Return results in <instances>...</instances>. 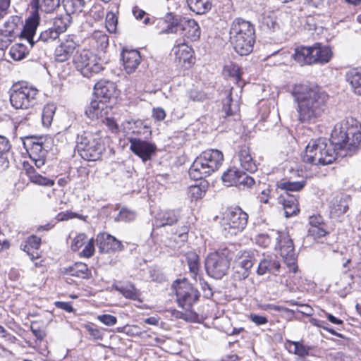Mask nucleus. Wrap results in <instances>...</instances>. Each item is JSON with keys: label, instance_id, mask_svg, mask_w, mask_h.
<instances>
[{"label": "nucleus", "instance_id": "f03ea898", "mask_svg": "<svg viewBox=\"0 0 361 361\" xmlns=\"http://www.w3.org/2000/svg\"><path fill=\"white\" fill-rule=\"evenodd\" d=\"M331 136L338 156H351L361 146V124L353 117L345 118L335 125Z\"/></svg>", "mask_w": 361, "mask_h": 361}, {"label": "nucleus", "instance_id": "b1692460", "mask_svg": "<svg viewBox=\"0 0 361 361\" xmlns=\"http://www.w3.org/2000/svg\"><path fill=\"white\" fill-rule=\"evenodd\" d=\"M180 30L181 34L191 41H197L201 35L200 27L193 19L183 18Z\"/></svg>", "mask_w": 361, "mask_h": 361}, {"label": "nucleus", "instance_id": "a211bd4d", "mask_svg": "<svg viewBox=\"0 0 361 361\" xmlns=\"http://www.w3.org/2000/svg\"><path fill=\"white\" fill-rule=\"evenodd\" d=\"M111 111L107 103L97 98L92 99L85 109V114L92 120L106 117Z\"/></svg>", "mask_w": 361, "mask_h": 361}, {"label": "nucleus", "instance_id": "37998d69", "mask_svg": "<svg viewBox=\"0 0 361 361\" xmlns=\"http://www.w3.org/2000/svg\"><path fill=\"white\" fill-rule=\"evenodd\" d=\"M187 259L192 277L197 281L200 269L199 257L195 253L191 252L188 254Z\"/></svg>", "mask_w": 361, "mask_h": 361}, {"label": "nucleus", "instance_id": "f257e3e1", "mask_svg": "<svg viewBox=\"0 0 361 361\" xmlns=\"http://www.w3.org/2000/svg\"><path fill=\"white\" fill-rule=\"evenodd\" d=\"M292 95L297 104L298 119L301 123L317 122L326 110L329 96L317 86L295 85Z\"/></svg>", "mask_w": 361, "mask_h": 361}, {"label": "nucleus", "instance_id": "393cba45", "mask_svg": "<svg viewBox=\"0 0 361 361\" xmlns=\"http://www.w3.org/2000/svg\"><path fill=\"white\" fill-rule=\"evenodd\" d=\"M183 18L170 12L166 14L163 19H161L159 24H166V26L160 31V34L177 33L180 30V25Z\"/></svg>", "mask_w": 361, "mask_h": 361}, {"label": "nucleus", "instance_id": "ddd939ff", "mask_svg": "<svg viewBox=\"0 0 361 361\" xmlns=\"http://www.w3.org/2000/svg\"><path fill=\"white\" fill-rule=\"evenodd\" d=\"M278 245L280 248V255L290 271H298L297 255L295 252L293 240L288 233L280 232L277 238Z\"/></svg>", "mask_w": 361, "mask_h": 361}, {"label": "nucleus", "instance_id": "69168bd1", "mask_svg": "<svg viewBox=\"0 0 361 361\" xmlns=\"http://www.w3.org/2000/svg\"><path fill=\"white\" fill-rule=\"evenodd\" d=\"M309 224L310 227H317L323 226L324 219L323 217L319 214L312 215L309 218Z\"/></svg>", "mask_w": 361, "mask_h": 361}, {"label": "nucleus", "instance_id": "5701e85b", "mask_svg": "<svg viewBox=\"0 0 361 361\" xmlns=\"http://www.w3.org/2000/svg\"><path fill=\"white\" fill-rule=\"evenodd\" d=\"M172 51L175 56V61L183 66L186 63H192L193 49L185 42H180L173 47Z\"/></svg>", "mask_w": 361, "mask_h": 361}, {"label": "nucleus", "instance_id": "a18cd8bd", "mask_svg": "<svg viewBox=\"0 0 361 361\" xmlns=\"http://www.w3.org/2000/svg\"><path fill=\"white\" fill-rule=\"evenodd\" d=\"M71 23V17L68 16L57 17L54 18L53 26L51 27L59 35L63 33Z\"/></svg>", "mask_w": 361, "mask_h": 361}, {"label": "nucleus", "instance_id": "0e129e2a", "mask_svg": "<svg viewBox=\"0 0 361 361\" xmlns=\"http://www.w3.org/2000/svg\"><path fill=\"white\" fill-rule=\"evenodd\" d=\"M197 278L200 281V284L202 287L204 297L209 298L212 296L213 293L208 283L206 282L201 276H197Z\"/></svg>", "mask_w": 361, "mask_h": 361}, {"label": "nucleus", "instance_id": "864d4df0", "mask_svg": "<svg viewBox=\"0 0 361 361\" xmlns=\"http://www.w3.org/2000/svg\"><path fill=\"white\" fill-rule=\"evenodd\" d=\"M254 183L255 180L252 177L249 176L245 172L240 171L238 180V187H251Z\"/></svg>", "mask_w": 361, "mask_h": 361}, {"label": "nucleus", "instance_id": "5fc2aeb1", "mask_svg": "<svg viewBox=\"0 0 361 361\" xmlns=\"http://www.w3.org/2000/svg\"><path fill=\"white\" fill-rule=\"evenodd\" d=\"M87 236L85 233H79L73 240L71 247L73 251H78L87 241Z\"/></svg>", "mask_w": 361, "mask_h": 361}, {"label": "nucleus", "instance_id": "a878e982", "mask_svg": "<svg viewBox=\"0 0 361 361\" xmlns=\"http://www.w3.org/2000/svg\"><path fill=\"white\" fill-rule=\"evenodd\" d=\"M76 43L73 38L68 37L55 50V59L59 62L66 61L76 48Z\"/></svg>", "mask_w": 361, "mask_h": 361}, {"label": "nucleus", "instance_id": "f8f14e48", "mask_svg": "<svg viewBox=\"0 0 361 361\" xmlns=\"http://www.w3.org/2000/svg\"><path fill=\"white\" fill-rule=\"evenodd\" d=\"M224 230L230 235H236L245 228L248 215L239 207L228 209L224 218Z\"/></svg>", "mask_w": 361, "mask_h": 361}, {"label": "nucleus", "instance_id": "680f3d73", "mask_svg": "<svg viewBox=\"0 0 361 361\" xmlns=\"http://www.w3.org/2000/svg\"><path fill=\"white\" fill-rule=\"evenodd\" d=\"M308 233L310 235L313 236L314 238H319L326 234V231L323 228V226L310 227Z\"/></svg>", "mask_w": 361, "mask_h": 361}, {"label": "nucleus", "instance_id": "3c124183", "mask_svg": "<svg viewBox=\"0 0 361 361\" xmlns=\"http://www.w3.org/2000/svg\"><path fill=\"white\" fill-rule=\"evenodd\" d=\"M59 35L52 27H49L42 32L39 35L37 42H43L44 43H50L58 39Z\"/></svg>", "mask_w": 361, "mask_h": 361}, {"label": "nucleus", "instance_id": "7c9ffc66", "mask_svg": "<svg viewBox=\"0 0 361 361\" xmlns=\"http://www.w3.org/2000/svg\"><path fill=\"white\" fill-rule=\"evenodd\" d=\"M346 79L353 92L356 94L361 95V68L349 71L346 74Z\"/></svg>", "mask_w": 361, "mask_h": 361}, {"label": "nucleus", "instance_id": "de8ad7c7", "mask_svg": "<svg viewBox=\"0 0 361 361\" xmlns=\"http://www.w3.org/2000/svg\"><path fill=\"white\" fill-rule=\"evenodd\" d=\"M115 288L117 291L121 293L126 298L135 300L137 299L139 297L137 290L132 284L123 287L116 286Z\"/></svg>", "mask_w": 361, "mask_h": 361}, {"label": "nucleus", "instance_id": "cd10ccee", "mask_svg": "<svg viewBox=\"0 0 361 361\" xmlns=\"http://www.w3.org/2000/svg\"><path fill=\"white\" fill-rule=\"evenodd\" d=\"M280 267L279 261L267 256L259 262L257 272L258 275H264L267 272L274 273L279 271Z\"/></svg>", "mask_w": 361, "mask_h": 361}, {"label": "nucleus", "instance_id": "4c0bfd02", "mask_svg": "<svg viewBox=\"0 0 361 361\" xmlns=\"http://www.w3.org/2000/svg\"><path fill=\"white\" fill-rule=\"evenodd\" d=\"M223 111L226 116H236L239 111V105L237 101H233L231 98V94H228L227 97L223 102Z\"/></svg>", "mask_w": 361, "mask_h": 361}, {"label": "nucleus", "instance_id": "338daca9", "mask_svg": "<svg viewBox=\"0 0 361 361\" xmlns=\"http://www.w3.org/2000/svg\"><path fill=\"white\" fill-rule=\"evenodd\" d=\"M11 145L8 140L2 135H0V154H4L8 152Z\"/></svg>", "mask_w": 361, "mask_h": 361}, {"label": "nucleus", "instance_id": "412c9836", "mask_svg": "<svg viewBox=\"0 0 361 361\" xmlns=\"http://www.w3.org/2000/svg\"><path fill=\"white\" fill-rule=\"evenodd\" d=\"M94 96L98 99L107 103L114 97L116 92L115 84L110 81H102L94 85Z\"/></svg>", "mask_w": 361, "mask_h": 361}, {"label": "nucleus", "instance_id": "8fccbe9b", "mask_svg": "<svg viewBox=\"0 0 361 361\" xmlns=\"http://www.w3.org/2000/svg\"><path fill=\"white\" fill-rule=\"evenodd\" d=\"M9 54L13 60L19 61L25 58L26 55V48L22 44H16L10 49Z\"/></svg>", "mask_w": 361, "mask_h": 361}, {"label": "nucleus", "instance_id": "aec40b11", "mask_svg": "<svg viewBox=\"0 0 361 361\" xmlns=\"http://www.w3.org/2000/svg\"><path fill=\"white\" fill-rule=\"evenodd\" d=\"M121 56L126 72L128 74L135 72L141 61L140 52L135 49H123Z\"/></svg>", "mask_w": 361, "mask_h": 361}, {"label": "nucleus", "instance_id": "f704fd0d", "mask_svg": "<svg viewBox=\"0 0 361 361\" xmlns=\"http://www.w3.org/2000/svg\"><path fill=\"white\" fill-rule=\"evenodd\" d=\"M207 188V183L202 182L200 185H191L188 190V196L192 200L202 198Z\"/></svg>", "mask_w": 361, "mask_h": 361}, {"label": "nucleus", "instance_id": "bb28decb", "mask_svg": "<svg viewBox=\"0 0 361 361\" xmlns=\"http://www.w3.org/2000/svg\"><path fill=\"white\" fill-rule=\"evenodd\" d=\"M350 197L347 195H337L331 201V212L336 216L345 214L348 209Z\"/></svg>", "mask_w": 361, "mask_h": 361}, {"label": "nucleus", "instance_id": "58836bf2", "mask_svg": "<svg viewBox=\"0 0 361 361\" xmlns=\"http://www.w3.org/2000/svg\"><path fill=\"white\" fill-rule=\"evenodd\" d=\"M241 171L236 168L229 169L222 176V180L226 186L238 185V180Z\"/></svg>", "mask_w": 361, "mask_h": 361}, {"label": "nucleus", "instance_id": "2f4dec72", "mask_svg": "<svg viewBox=\"0 0 361 361\" xmlns=\"http://www.w3.org/2000/svg\"><path fill=\"white\" fill-rule=\"evenodd\" d=\"M280 202L283 204L286 217L292 216L299 212L298 201L295 197L291 196H288L287 197L281 196L280 197Z\"/></svg>", "mask_w": 361, "mask_h": 361}, {"label": "nucleus", "instance_id": "dca6fc26", "mask_svg": "<svg viewBox=\"0 0 361 361\" xmlns=\"http://www.w3.org/2000/svg\"><path fill=\"white\" fill-rule=\"evenodd\" d=\"M96 240L98 248L101 252H115L123 250L122 243L109 233H99L97 236Z\"/></svg>", "mask_w": 361, "mask_h": 361}, {"label": "nucleus", "instance_id": "6e6d98bb", "mask_svg": "<svg viewBox=\"0 0 361 361\" xmlns=\"http://www.w3.org/2000/svg\"><path fill=\"white\" fill-rule=\"evenodd\" d=\"M117 23V17L111 12L108 13L106 17V27L109 32L116 31Z\"/></svg>", "mask_w": 361, "mask_h": 361}, {"label": "nucleus", "instance_id": "e433bc0d", "mask_svg": "<svg viewBox=\"0 0 361 361\" xmlns=\"http://www.w3.org/2000/svg\"><path fill=\"white\" fill-rule=\"evenodd\" d=\"M91 40L98 49L104 50L109 45V36L102 31H94L92 35Z\"/></svg>", "mask_w": 361, "mask_h": 361}, {"label": "nucleus", "instance_id": "052dcab7", "mask_svg": "<svg viewBox=\"0 0 361 361\" xmlns=\"http://www.w3.org/2000/svg\"><path fill=\"white\" fill-rule=\"evenodd\" d=\"M85 329L89 334L95 340H102L104 337L103 333L97 328L93 327L90 324L85 325Z\"/></svg>", "mask_w": 361, "mask_h": 361}, {"label": "nucleus", "instance_id": "20e7f679", "mask_svg": "<svg viewBox=\"0 0 361 361\" xmlns=\"http://www.w3.org/2000/svg\"><path fill=\"white\" fill-rule=\"evenodd\" d=\"M337 149L330 141L319 138L312 140L307 145L302 160L305 163L313 165H328L336 159Z\"/></svg>", "mask_w": 361, "mask_h": 361}, {"label": "nucleus", "instance_id": "4468645a", "mask_svg": "<svg viewBox=\"0 0 361 361\" xmlns=\"http://www.w3.org/2000/svg\"><path fill=\"white\" fill-rule=\"evenodd\" d=\"M255 262V253L252 251H240L235 256L233 277L236 280H244L250 274V270Z\"/></svg>", "mask_w": 361, "mask_h": 361}, {"label": "nucleus", "instance_id": "4d7b16f0", "mask_svg": "<svg viewBox=\"0 0 361 361\" xmlns=\"http://www.w3.org/2000/svg\"><path fill=\"white\" fill-rule=\"evenodd\" d=\"M97 320L108 326H112L117 323V318L111 314H104L97 315Z\"/></svg>", "mask_w": 361, "mask_h": 361}, {"label": "nucleus", "instance_id": "49530a36", "mask_svg": "<svg viewBox=\"0 0 361 361\" xmlns=\"http://www.w3.org/2000/svg\"><path fill=\"white\" fill-rule=\"evenodd\" d=\"M306 181L304 180L300 181H282L278 184V186L286 191H299L305 185Z\"/></svg>", "mask_w": 361, "mask_h": 361}, {"label": "nucleus", "instance_id": "7ed1b4c3", "mask_svg": "<svg viewBox=\"0 0 361 361\" xmlns=\"http://www.w3.org/2000/svg\"><path fill=\"white\" fill-rule=\"evenodd\" d=\"M230 39L235 51L241 56L250 54L255 42V25L243 18H235L230 28Z\"/></svg>", "mask_w": 361, "mask_h": 361}, {"label": "nucleus", "instance_id": "774afa93", "mask_svg": "<svg viewBox=\"0 0 361 361\" xmlns=\"http://www.w3.org/2000/svg\"><path fill=\"white\" fill-rule=\"evenodd\" d=\"M152 116L157 121H163L166 117V112L161 107L154 108L152 110Z\"/></svg>", "mask_w": 361, "mask_h": 361}, {"label": "nucleus", "instance_id": "c03bdc74", "mask_svg": "<svg viewBox=\"0 0 361 361\" xmlns=\"http://www.w3.org/2000/svg\"><path fill=\"white\" fill-rule=\"evenodd\" d=\"M56 109V107L54 104L44 106L42 114V121L44 126L49 127L51 124Z\"/></svg>", "mask_w": 361, "mask_h": 361}, {"label": "nucleus", "instance_id": "ea45409f", "mask_svg": "<svg viewBox=\"0 0 361 361\" xmlns=\"http://www.w3.org/2000/svg\"><path fill=\"white\" fill-rule=\"evenodd\" d=\"M70 274L82 279H89L91 276V272L87 266L84 263H76L70 267Z\"/></svg>", "mask_w": 361, "mask_h": 361}, {"label": "nucleus", "instance_id": "473e14b6", "mask_svg": "<svg viewBox=\"0 0 361 361\" xmlns=\"http://www.w3.org/2000/svg\"><path fill=\"white\" fill-rule=\"evenodd\" d=\"M26 173L29 180L34 184L42 186H53L54 185V180L42 176L39 173L36 172L32 167L27 169Z\"/></svg>", "mask_w": 361, "mask_h": 361}, {"label": "nucleus", "instance_id": "9b49d317", "mask_svg": "<svg viewBox=\"0 0 361 361\" xmlns=\"http://www.w3.org/2000/svg\"><path fill=\"white\" fill-rule=\"evenodd\" d=\"M230 267V259L225 252L210 253L205 259V269L209 276L221 279L226 274Z\"/></svg>", "mask_w": 361, "mask_h": 361}, {"label": "nucleus", "instance_id": "4be33fe9", "mask_svg": "<svg viewBox=\"0 0 361 361\" xmlns=\"http://www.w3.org/2000/svg\"><path fill=\"white\" fill-rule=\"evenodd\" d=\"M180 217L178 209H169L160 212L155 217L154 225L157 228L172 226L177 223Z\"/></svg>", "mask_w": 361, "mask_h": 361}, {"label": "nucleus", "instance_id": "0eeeda50", "mask_svg": "<svg viewBox=\"0 0 361 361\" xmlns=\"http://www.w3.org/2000/svg\"><path fill=\"white\" fill-rule=\"evenodd\" d=\"M76 142L81 157L87 161L99 159L105 150L104 144L99 133L84 132L78 135Z\"/></svg>", "mask_w": 361, "mask_h": 361}, {"label": "nucleus", "instance_id": "603ef678", "mask_svg": "<svg viewBox=\"0 0 361 361\" xmlns=\"http://www.w3.org/2000/svg\"><path fill=\"white\" fill-rule=\"evenodd\" d=\"M135 217L136 214L135 212L126 208H122L115 219L118 221H123L125 222H129L133 221Z\"/></svg>", "mask_w": 361, "mask_h": 361}, {"label": "nucleus", "instance_id": "c756f323", "mask_svg": "<svg viewBox=\"0 0 361 361\" xmlns=\"http://www.w3.org/2000/svg\"><path fill=\"white\" fill-rule=\"evenodd\" d=\"M24 145L27 150L30 152V157H44V150L42 147V142H39L37 138L26 137Z\"/></svg>", "mask_w": 361, "mask_h": 361}, {"label": "nucleus", "instance_id": "bf43d9fd", "mask_svg": "<svg viewBox=\"0 0 361 361\" xmlns=\"http://www.w3.org/2000/svg\"><path fill=\"white\" fill-rule=\"evenodd\" d=\"M188 231L189 227L188 226H181L174 233V234L177 235V238H175L174 240H179L180 242L186 241L188 238Z\"/></svg>", "mask_w": 361, "mask_h": 361}, {"label": "nucleus", "instance_id": "09e8293b", "mask_svg": "<svg viewBox=\"0 0 361 361\" xmlns=\"http://www.w3.org/2000/svg\"><path fill=\"white\" fill-rule=\"evenodd\" d=\"M62 3L66 16L71 17V14L77 11H82V7L84 6L85 1H62Z\"/></svg>", "mask_w": 361, "mask_h": 361}, {"label": "nucleus", "instance_id": "c9c22d12", "mask_svg": "<svg viewBox=\"0 0 361 361\" xmlns=\"http://www.w3.org/2000/svg\"><path fill=\"white\" fill-rule=\"evenodd\" d=\"M261 25L264 29L275 31L279 28L274 12H264L260 19Z\"/></svg>", "mask_w": 361, "mask_h": 361}, {"label": "nucleus", "instance_id": "1a4fd4ad", "mask_svg": "<svg viewBox=\"0 0 361 361\" xmlns=\"http://www.w3.org/2000/svg\"><path fill=\"white\" fill-rule=\"evenodd\" d=\"M73 61L77 70L86 78H91L103 69L99 59L88 49L78 50Z\"/></svg>", "mask_w": 361, "mask_h": 361}, {"label": "nucleus", "instance_id": "72a5a7b5", "mask_svg": "<svg viewBox=\"0 0 361 361\" xmlns=\"http://www.w3.org/2000/svg\"><path fill=\"white\" fill-rule=\"evenodd\" d=\"M286 349L292 353L300 357H305L309 355L310 348L296 341H287L286 343Z\"/></svg>", "mask_w": 361, "mask_h": 361}, {"label": "nucleus", "instance_id": "6e6552de", "mask_svg": "<svg viewBox=\"0 0 361 361\" xmlns=\"http://www.w3.org/2000/svg\"><path fill=\"white\" fill-rule=\"evenodd\" d=\"M38 90L27 84H18L13 86L10 94V102L16 109H28L37 102Z\"/></svg>", "mask_w": 361, "mask_h": 361}, {"label": "nucleus", "instance_id": "39448f33", "mask_svg": "<svg viewBox=\"0 0 361 361\" xmlns=\"http://www.w3.org/2000/svg\"><path fill=\"white\" fill-rule=\"evenodd\" d=\"M224 161L222 152L218 149H207L202 152L189 169V176L194 180H200L217 171Z\"/></svg>", "mask_w": 361, "mask_h": 361}, {"label": "nucleus", "instance_id": "a19ab883", "mask_svg": "<svg viewBox=\"0 0 361 361\" xmlns=\"http://www.w3.org/2000/svg\"><path fill=\"white\" fill-rule=\"evenodd\" d=\"M190 9L198 15H202L212 8L211 1H186Z\"/></svg>", "mask_w": 361, "mask_h": 361}, {"label": "nucleus", "instance_id": "6ab92c4d", "mask_svg": "<svg viewBox=\"0 0 361 361\" xmlns=\"http://www.w3.org/2000/svg\"><path fill=\"white\" fill-rule=\"evenodd\" d=\"M39 24V14L37 13V12H34L32 15L27 19L23 30L20 32V37L27 39L31 47H33L35 44L33 37Z\"/></svg>", "mask_w": 361, "mask_h": 361}, {"label": "nucleus", "instance_id": "2eb2a0df", "mask_svg": "<svg viewBox=\"0 0 361 361\" xmlns=\"http://www.w3.org/2000/svg\"><path fill=\"white\" fill-rule=\"evenodd\" d=\"M129 142L130 149L145 162L152 159L157 149L155 145L139 138L130 137Z\"/></svg>", "mask_w": 361, "mask_h": 361}, {"label": "nucleus", "instance_id": "c85d7f7f", "mask_svg": "<svg viewBox=\"0 0 361 361\" xmlns=\"http://www.w3.org/2000/svg\"><path fill=\"white\" fill-rule=\"evenodd\" d=\"M238 157L240 165L243 169L250 173L257 171V165L247 147H243L239 152Z\"/></svg>", "mask_w": 361, "mask_h": 361}, {"label": "nucleus", "instance_id": "423d86ee", "mask_svg": "<svg viewBox=\"0 0 361 361\" xmlns=\"http://www.w3.org/2000/svg\"><path fill=\"white\" fill-rule=\"evenodd\" d=\"M332 56L329 47L315 43L312 47L301 46L295 49L293 58L301 66L328 63Z\"/></svg>", "mask_w": 361, "mask_h": 361}, {"label": "nucleus", "instance_id": "e2e57ef3", "mask_svg": "<svg viewBox=\"0 0 361 361\" xmlns=\"http://www.w3.org/2000/svg\"><path fill=\"white\" fill-rule=\"evenodd\" d=\"M94 252V243L93 238H91L82 250L81 255L85 257H90Z\"/></svg>", "mask_w": 361, "mask_h": 361}, {"label": "nucleus", "instance_id": "13d9d810", "mask_svg": "<svg viewBox=\"0 0 361 361\" xmlns=\"http://www.w3.org/2000/svg\"><path fill=\"white\" fill-rule=\"evenodd\" d=\"M224 70L230 76L233 78L236 82H238L240 80V71L238 66L235 64L228 65L225 67Z\"/></svg>", "mask_w": 361, "mask_h": 361}, {"label": "nucleus", "instance_id": "f3484780", "mask_svg": "<svg viewBox=\"0 0 361 361\" xmlns=\"http://www.w3.org/2000/svg\"><path fill=\"white\" fill-rule=\"evenodd\" d=\"M21 23L20 18L18 16H10L0 29V37L11 42L16 36L20 35Z\"/></svg>", "mask_w": 361, "mask_h": 361}, {"label": "nucleus", "instance_id": "79ce46f5", "mask_svg": "<svg viewBox=\"0 0 361 361\" xmlns=\"http://www.w3.org/2000/svg\"><path fill=\"white\" fill-rule=\"evenodd\" d=\"M34 1L33 8L35 13H38L39 11L44 13H52L56 8L60 6V1Z\"/></svg>", "mask_w": 361, "mask_h": 361}, {"label": "nucleus", "instance_id": "9d476101", "mask_svg": "<svg viewBox=\"0 0 361 361\" xmlns=\"http://www.w3.org/2000/svg\"><path fill=\"white\" fill-rule=\"evenodd\" d=\"M173 286L178 305L185 310H190L199 300V291L185 279L177 280Z\"/></svg>", "mask_w": 361, "mask_h": 361}]
</instances>
